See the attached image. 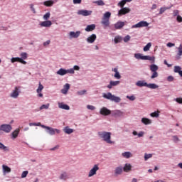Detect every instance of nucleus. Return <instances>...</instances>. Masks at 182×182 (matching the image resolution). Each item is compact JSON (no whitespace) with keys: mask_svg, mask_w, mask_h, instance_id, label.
Returning a JSON list of instances; mask_svg holds the SVG:
<instances>
[{"mask_svg":"<svg viewBox=\"0 0 182 182\" xmlns=\"http://www.w3.org/2000/svg\"><path fill=\"white\" fill-rule=\"evenodd\" d=\"M171 141H173V143H175L176 144H177L181 141V139H180V138L177 135H172L171 136Z\"/></svg>","mask_w":182,"mask_h":182,"instance_id":"obj_21","label":"nucleus"},{"mask_svg":"<svg viewBox=\"0 0 182 182\" xmlns=\"http://www.w3.org/2000/svg\"><path fill=\"white\" fill-rule=\"evenodd\" d=\"M42 90H43V85L40 82L38 84V87L36 90L38 97H43V94H42Z\"/></svg>","mask_w":182,"mask_h":182,"instance_id":"obj_13","label":"nucleus"},{"mask_svg":"<svg viewBox=\"0 0 182 182\" xmlns=\"http://www.w3.org/2000/svg\"><path fill=\"white\" fill-rule=\"evenodd\" d=\"M21 59H23V60H26V59H28V53H21Z\"/></svg>","mask_w":182,"mask_h":182,"instance_id":"obj_48","label":"nucleus"},{"mask_svg":"<svg viewBox=\"0 0 182 182\" xmlns=\"http://www.w3.org/2000/svg\"><path fill=\"white\" fill-rule=\"evenodd\" d=\"M15 62H21V58L16 57V58H11V63H15Z\"/></svg>","mask_w":182,"mask_h":182,"instance_id":"obj_49","label":"nucleus"},{"mask_svg":"<svg viewBox=\"0 0 182 182\" xmlns=\"http://www.w3.org/2000/svg\"><path fill=\"white\" fill-rule=\"evenodd\" d=\"M64 132L66 133V134H71V133H73V129L69 128V127H65L64 128Z\"/></svg>","mask_w":182,"mask_h":182,"instance_id":"obj_37","label":"nucleus"},{"mask_svg":"<svg viewBox=\"0 0 182 182\" xmlns=\"http://www.w3.org/2000/svg\"><path fill=\"white\" fill-rule=\"evenodd\" d=\"M67 73H70L71 75H73L75 73V70L73 68H70L69 70H66Z\"/></svg>","mask_w":182,"mask_h":182,"instance_id":"obj_58","label":"nucleus"},{"mask_svg":"<svg viewBox=\"0 0 182 182\" xmlns=\"http://www.w3.org/2000/svg\"><path fill=\"white\" fill-rule=\"evenodd\" d=\"M77 15H82V16H89L92 15V11L79 10L77 11Z\"/></svg>","mask_w":182,"mask_h":182,"instance_id":"obj_11","label":"nucleus"},{"mask_svg":"<svg viewBox=\"0 0 182 182\" xmlns=\"http://www.w3.org/2000/svg\"><path fill=\"white\" fill-rule=\"evenodd\" d=\"M43 109H49V104L43 105L40 107V110H43Z\"/></svg>","mask_w":182,"mask_h":182,"instance_id":"obj_55","label":"nucleus"},{"mask_svg":"<svg viewBox=\"0 0 182 182\" xmlns=\"http://www.w3.org/2000/svg\"><path fill=\"white\" fill-rule=\"evenodd\" d=\"M99 170V165H94L93 168L89 171L88 177H93Z\"/></svg>","mask_w":182,"mask_h":182,"instance_id":"obj_9","label":"nucleus"},{"mask_svg":"<svg viewBox=\"0 0 182 182\" xmlns=\"http://www.w3.org/2000/svg\"><path fill=\"white\" fill-rule=\"evenodd\" d=\"M151 157H153V154H144V159L145 161H147V160H149V159H151Z\"/></svg>","mask_w":182,"mask_h":182,"instance_id":"obj_46","label":"nucleus"},{"mask_svg":"<svg viewBox=\"0 0 182 182\" xmlns=\"http://www.w3.org/2000/svg\"><path fill=\"white\" fill-rule=\"evenodd\" d=\"M176 21H177V22L181 23L182 22V17H181V16H180V15L177 16Z\"/></svg>","mask_w":182,"mask_h":182,"instance_id":"obj_64","label":"nucleus"},{"mask_svg":"<svg viewBox=\"0 0 182 182\" xmlns=\"http://www.w3.org/2000/svg\"><path fill=\"white\" fill-rule=\"evenodd\" d=\"M149 25H150V23H149L147 21H141L136 24L132 26V29H134L136 28H147Z\"/></svg>","mask_w":182,"mask_h":182,"instance_id":"obj_4","label":"nucleus"},{"mask_svg":"<svg viewBox=\"0 0 182 182\" xmlns=\"http://www.w3.org/2000/svg\"><path fill=\"white\" fill-rule=\"evenodd\" d=\"M0 150H4V151H9V149L7 148L4 144L0 142Z\"/></svg>","mask_w":182,"mask_h":182,"instance_id":"obj_42","label":"nucleus"},{"mask_svg":"<svg viewBox=\"0 0 182 182\" xmlns=\"http://www.w3.org/2000/svg\"><path fill=\"white\" fill-rule=\"evenodd\" d=\"M141 122L145 126H149V124H151V123H153V121H151V119L146 117L141 118Z\"/></svg>","mask_w":182,"mask_h":182,"instance_id":"obj_14","label":"nucleus"},{"mask_svg":"<svg viewBox=\"0 0 182 182\" xmlns=\"http://www.w3.org/2000/svg\"><path fill=\"white\" fill-rule=\"evenodd\" d=\"M68 74V71L65 69L60 68L57 71V75H60V76H65V75Z\"/></svg>","mask_w":182,"mask_h":182,"instance_id":"obj_27","label":"nucleus"},{"mask_svg":"<svg viewBox=\"0 0 182 182\" xmlns=\"http://www.w3.org/2000/svg\"><path fill=\"white\" fill-rule=\"evenodd\" d=\"M124 26V22L123 21H118L114 24V28L115 29H122Z\"/></svg>","mask_w":182,"mask_h":182,"instance_id":"obj_24","label":"nucleus"},{"mask_svg":"<svg viewBox=\"0 0 182 182\" xmlns=\"http://www.w3.org/2000/svg\"><path fill=\"white\" fill-rule=\"evenodd\" d=\"M28 173L29 172L28 171H23V173H21V178H25V177L28 176Z\"/></svg>","mask_w":182,"mask_h":182,"instance_id":"obj_54","label":"nucleus"},{"mask_svg":"<svg viewBox=\"0 0 182 182\" xmlns=\"http://www.w3.org/2000/svg\"><path fill=\"white\" fill-rule=\"evenodd\" d=\"M41 127L43 129H46L47 130H48V133L51 136H53L55 133H57L58 134H59V133H60V130H59L58 129H53L52 127H47V126H45V125H42Z\"/></svg>","mask_w":182,"mask_h":182,"instance_id":"obj_5","label":"nucleus"},{"mask_svg":"<svg viewBox=\"0 0 182 182\" xmlns=\"http://www.w3.org/2000/svg\"><path fill=\"white\" fill-rule=\"evenodd\" d=\"M19 132H21V129L19 128L16 129L14 132H12L11 136L13 139H16L19 134Z\"/></svg>","mask_w":182,"mask_h":182,"instance_id":"obj_34","label":"nucleus"},{"mask_svg":"<svg viewBox=\"0 0 182 182\" xmlns=\"http://www.w3.org/2000/svg\"><path fill=\"white\" fill-rule=\"evenodd\" d=\"M151 117H159L160 116V112L159 111H155L150 114Z\"/></svg>","mask_w":182,"mask_h":182,"instance_id":"obj_41","label":"nucleus"},{"mask_svg":"<svg viewBox=\"0 0 182 182\" xmlns=\"http://www.w3.org/2000/svg\"><path fill=\"white\" fill-rule=\"evenodd\" d=\"M3 173H11V169L8 166L2 165Z\"/></svg>","mask_w":182,"mask_h":182,"instance_id":"obj_36","label":"nucleus"},{"mask_svg":"<svg viewBox=\"0 0 182 182\" xmlns=\"http://www.w3.org/2000/svg\"><path fill=\"white\" fill-rule=\"evenodd\" d=\"M122 99L119 97H114V102L115 103H120Z\"/></svg>","mask_w":182,"mask_h":182,"instance_id":"obj_59","label":"nucleus"},{"mask_svg":"<svg viewBox=\"0 0 182 182\" xmlns=\"http://www.w3.org/2000/svg\"><path fill=\"white\" fill-rule=\"evenodd\" d=\"M98 136L100 138L107 143L108 144H112L113 141H112V133L107 132H99Z\"/></svg>","mask_w":182,"mask_h":182,"instance_id":"obj_1","label":"nucleus"},{"mask_svg":"<svg viewBox=\"0 0 182 182\" xmlns=\"http://www.w3.org/2000/svg\"><path fill=\"white\" fill-rule=\"evenodd\" d=\"M167 80H168V82H173V80H174V77H173L172 75H169L167 77Z\"/></svg>","mask_w":182,"mask_h":182,"instance_id":"obj_62","label":"nucleus"},{"mask_svg":"<svg viewBox=\"0 0 182 182\" xmlns=\"http://www.w3.org/2000/svg\"><path fill=\"white\" fill-rule=\"evenodd\" d=\"M87 109H88L89 110H95V109H96V107H95V106H93V105H87Z\"/></svg>","mask_w":182,"mask_h":182,"instance_id":"obj_63","label":"nucleus"},{"mask_svg":"<svg viewBox=\"0 0 182 182\" xmlns=\"http://www.w3.org/2000/svg\"><path fill=\"white\" fill-rule=\"evenodd\" d=\"M125 173H129L132 170V165L130 164H126L123 168Z\"/></svg>","mask_w":182,"mask_h":182,"instance_id":"obj_31","label":"nucleus"},{"mask_svg":"<svg viewBox=\"0 0 182 182\" xmlns=\"http://www.w3.org/2000/svg\"><path fill=\"white\" fill-rule=\"evenodd\" d=\"M43 5H45V6H53V1L52 0L46 1H44Z\"/></svg>","mask_w":182,"mask_h":182,"instance_id":"obj_38","label":"nucleus"},{"mask_svg":"<svg viewBox=\"0 0 182 182\" xmlns=\"http://www.w3.org/2000/svg\"><path fill=\"white\" fill-rule=\"evenodd\" d=\"M176 49H178V53L176 54V59H181V56H182V45L180 44L178 48H176Z\"/></svg>","mask_w":182,"mask_h":182,"instance_id":"obj_20","label":"nucleus"},{"mask_svg":"<svg viewBox=\"0 0 182 182\" xmlns=\"http://www.w3.org/2000/svg\"><path fill=\"white\" fill-rule=\"evenodd\" d=\"M122 40H123V38H122V36H117L114 38V43H119V42H122Z\"/></svg>","mask_w":182,"mask_h":182,"instance_id":"obj_45","label":"nucleus"},{"mask_svg":"<svg viewBox=\"0 0 182 182\" xmlns=\"http://www.w3.org/2000/svg\"><path fill=\"white\" fill-rule=\"evenodd\" d=\"M95 29H96V25L95 24L88 25L85 28L86 32H92V31H95Z\"/></svg>","mask_w":182,"mask_h":182,"instance_id":"obj_25","label":"nucleus"},{"mask_svg":"<svg viewBox=\"0 0 182 182\" xmlns=\"http://www.w3.org/2000/svg\"><path fill=\"white\" fill-rule=\"evenodd\" d=\"M70 89V85L67 83L64 85L63 89L61 90V93H63V95H66L68 92H69Z\"/></svg>","mask_w":182,"mask_h":182,"instance_id":"obj_17","label":"nucleus"},{"mask_svg":"<svg viewBox=\"0 0 182 182\" xmlns=\"http://www.w3.org/2000/svg\"><path fill=\"white\" fill-rule=\"evenodd\" d=\"M58 107L60 109H63L64 110H69L70 109V107H69V105H65L63 102H59Z\"/></svg>","mask_w":182,"mask_h":182,"instance_id":"obj_22","label":"nucleus"},{"mask_svg":"<svg viewBox=\"0 0 182 182\" xmlns=\"http://www.w3.org/2000/svg\"><path fill=\"white\" fill-rule=\"evenodd\" d=\"M131 11L130 8L122 7L118 11L117 16L120 18V16H123V15H127V14H130Z\"/></svg>","mask_w":182,"mask_h":182,"instance_id":"obj_7","label":"nucleus"},{"mask_svg":"<svg viewBox=\"0 0 182 182\" xmlns=\"http://www.w3.org/2000/svg\"><path fill=\"white\" fill-rule=\"evenodd\" d=\"M50 18V13L48 12L46 13L44 16H43V19L45 21H48V19H49Z\"/></svg>","mask_w":182,"mask_h":182,"instance_id":"obj_52","label":"nucleus"},{"mask_svg":"<svg viewBox=\"0 0 182 182\" xmlns=\"http://www.w3.org/2000/svg\"><path fill=\"white\" fill-rule=\"evenodd\" d=\"M126 97H127V99H128L131 102H134V100H136V96L134 95H127Z\"/></svg>","mask_w":182,"mask_h":182,"instance_id":"obj_43","label":"nucleus"},{"mask_svg":"<svg viewBox=\"0 0 182 182\" xmlns=\"http://www.w3.org/2000/svg\"><path fill=\"white\" fill-rule=\"evenodd\" d=\"M166 46H167L168 48H174V46H176V44L169 42V43H168L166 44Z\"/></svg>","mask_w":182,"mask_h":182,"instance_id":"obj_57","label":"nucleus"},{"mask_svg":"<svg viewBox=\"0 0 182 182\" xmlns=\"http://www.w3.org/2000/svg\"><path fill=\"white\" fill-rule=\"evenodd\" d=\"M122 156L124 157V159H130L133 157V154H132L130 151H125L122 154Z\"/></svg>","mask_w":182,"mask_h":182,"instance_id":"obj_23","label":"nucleus"},{"mask_svg":"<svg viewBox=\"0 0 182 182\" xmlns=\"http://www.w3.org/2000/svg\"><path fill=\"white\" fill-rule=\"evenodd\" d=\"M95 4H97V5H98L99 6H103V5H105V2L103 1V0H98L95 1Z\"/></svg>","mask_w":182,"mask_h":182,"instance_id":"obj_51","label":"nucleus"},{"mask_svg":"<svg viewBox=\"0 0 182 182\" xmlns=\"http://www.w3.org/2000/svg\"><path fill=\"white\" fill-rule=\"evenodd\" d=\"M97 38L96 34H92L87 38V42L88 43H93Z\"/></svg>","mask_w":182,"mask_h":182,"instance_id":"obj_18","label":"nucleus"},{"mask_svg":"<svg viewBox=\"0 0 182 182\" xmlns=\"http://www.w3.org/2000/svg\"><path fill=\"white\" fill-rule=\"evenodd\" d=\"M174 102H176V103H178L179 105H182V97H177L173 99Z\"/></svg>","mask_w":182,"mask_h":182,"instance_id":"obj_53","label":"nucleus"},{"mask_svg":"<svg viewBox=\"0 0 182 182\" xmlns=\"http://www.w3.org/2000/svg\"><path fill=\"white\" fill-rule=\"evenodd\" d=\"M110 16H112V14L109 11H107L104 14L102 17V20L101 21V23L104 26V28H107V26L110 25V22H109Z\"/></svg>","mask_w":182,"mask_h":182,"instance_id":"obj_2","label":"nucleus"},{"mask_svg":"<svg viewBox=\"0 0 182 182\" xmlns=\"http://www.w3.org/2000/svg\"><path fill=\"white\" fill-rule=\"evenodd\" d=\"M114 78L117 79L118 80L122 79V75L117 70V68H114Z\"/></svg>","mask_w":182,"mask_h":182,"instance_id":"obj_33","label":"nucleus"},{"mask_svg":"<svg viewBox=\"0 0 182 182\" xmlns=\"http://www.w3.org/2000/svg\"><path fill=\"white\" fill-rule=\"evenodd\" d=\"M77 95H79V96H82L83 95H85V93H86V90H81V91H78L77 92Z\"/></svg>","mask_w":182,"mask_h":182,"instance_id":"obj_61","label":"nucleus"},{"mask_svg":"<svg viewBox=\"0 0 182 182\" xmlns=\"http://www.w3.org/2000/svg\"><path fill=\"white\" fill-rule=\"evenodd\" d=\"M123 172V168L122 166L117 167L115 169V174H122Z\"/></svg>","mask_w":182,"mask_h":182,"instance_id":"obj_44","label":"nucleus"},{"mask_svg":"<svg viewBox=\"0 0 182 182\" xmlns=\"http://www.w3.org/2000/svg\"><path fill=\"white\" fill-rule=\"evenodd\" d=\"M12 130V126L11 124H4L0 126V132H4V133H11Z\"/></svg>","mask_w":182,"mask_h":182,"instance_id":"obj_6","label":"nucleus"},{"mask_svg":"<svg viewBox=\"0 0 182 182\" xmlns=\"http://www.w3.org/2000/svg\"><path fill=\"white\" fill-rule=\"evenodd\" d=\"M70 36L72 38H79V36H80V31H71L70 32Z\"/></svg>","mask_w":182,"mask_h":182,"instance_id":"obj_26","label":"nucleus"},{"mask_svg":"<svg viewBox=\"0 0 182 182\" xmlns=\"http://www.w3.org/2000/svg\"><path fill=\"white\" fill-rule=\"evenodd\" d=\"M100 113L102 116H109V114H110L112 113V111H110V109L104 107L101 108Z\"/></svg>","mask_w":182,"mask_h":182,"instance_id":"obj_10","label":"nucleus"},{"mask_svg":"<svg viewBox=\"0 0 182 182\" xmlns=\"http://www.w3.org/2000/svg\"><path fill=\"white\" fill-rule=\"evenodd\" d=\"M134 58L141 60H154V57H150L149 55H143L141 53H135Z\"/></svg>","mask_w":182,"mask_h":182,"instance_id":"obj_3","label":"nucleus"},{"mask_svg":"<svg viewBox=\"0 0 182 182\" xmlns=\"http://www.w3.org/2000/svg\"><path fill=\"white\" fill-rule=\"evenodd\" d=\"M150 48H151V43H148L144 47V52H147L150 50Z\"/></svg>","mask_w":182,"mask_h":182,"instance_id":"obj_39","label":"nucleus"},{"mask_svg":"<svg viewBox=\"0 0 182 182\" xmlns=\"http://www.w3.org/2000/svg\"><path fill=\"white\" fill-rule=\"evenodd\" d=\"M29 126H41V127H42L43 125H41V122H38V123L33 122V123H30Z\"/></svg>","mask_w":182,"mask_h":182,"instance_id":"obj_56","label":"nucleus"},{"mask_svg":"<svg viewBox=\"0 0 182 182\" xmlns=\"http://www.w3.org/2000/svg\"><path fill=\"white\" fill-rule=\"evenodd\" d=\"M167 9H170V7H161L159 9V15H163V14H164Z\"/></svg>","mask_w":182,"mask_h":182,"instance_id":"obj_40","label":"nucleus"},{"mask_svg":"<svg viewBox=\"0 0 182 182\" xmlns=\"http://www.w3.org/2000/svg\"><path fill=\"white\" fill-rule=\"evenodd\" d=\"M132 134L133 136H138V137H143V136H144V132L141 131L137 133V131H133Z\"/></svg>","mask_w":182,"mask_h":182,"instance_id":"obj_32","label":"nucleus"},{"mask_svg":"<svg viewBox=\"0 0 182 182\" xmlns=\"http://www.w3.org/2000/svg\"><path fill=\"white\" fill-rule=\"evenodd\" d=\"M146 87H148V89H159V85L155 83H147Z\"/></svg>","mask_w":182,"mask_h":182,"instance_id":"obj_30","label":"nucleus"},{"mask_svg":"<svg viewBox=\"0 0 182 182\" xmlns=\"http://www.w3.org/2000/svg\"><path fill=\"white\" fill-rule=\"evenodd\" d=\"M19 89H21V87H15L14 90L10 94V97H13V99H18V97L21 93V91H19Z\"/></svg>","mask_w":182,"mask_h":182,"instance_id":"obj_8","label":"nucleus"},{"mask_svg":"<svg viewBox=\"0 0 182 182\" xmlns=\"http://www.w3.org/2000/svg\"><path fill=\"white\" fill-rule=\"evenodd\" d=\"M123 114H124V112H122L121 110L117 109L114 112L115 117H123Z\"/></svg>","mask_w":182,"mask_h":182,"instance_id":"obj_29","label":"nucleus"},{"mask_svg":"<svg viewBox=\"0 0 182 182\" xmlns=\"http://www.w3.org/2000/svg\"><path fill=\"white\" fill-rule=\"evenodd\" d=\"M133 0H122L118 3V6H120V8H123L127 4V2H132Z\"/></svg>","mask_w":182,"mask_h":182,"instance_id":"obj_28","label":"nucleus"},{"mask_svg":"<svg viewBox=\"0 0 182 182\" xmlns=\"http://www.w3.org/2000/svg\"><path fill=\"white\" fill-rule=\"evenodd\" d=\"M40 25L43 28H50V26H52V21H43L40 23Z\"/></svg>","mask_w":182,"mask_h":182,"instance_id":"obj_16","label":"nucleus"},{"mask_svg":"<svg viewBox=\"0 0 182 182\" xmlns=\"http://www.w3.org/2000/svg\"><path fill=\"white\" fill-rule=\"evenodd\" d=\"M138 87H147V82L145 80H139L136 82Z\"/></svg>","mask_w":182,"mask_h":182,"instance_id":"obj_15","label":"nucleus"},{"mask_svg":"<svg viewBox=\"0 0 182 182\" xmlns=\"http://www.w3.org/2000/svg\"><path fill=\"white\" fill-rule=\"evenodd\" d=\"M181 70V67L178 65L174 66L173 72L174 73H178Z\"/></svg>","mask_w":182,"mask_h":182,"instance_id":"obj_47","label":"nucleus"},{"mask_svg":"<svg viewBox=\"0 0 182 182\" xmlns=\"http://www.w3.org/2000/svg\"><path fill=\"white\" fill-rule=\"evenodd\" d=\"M59 178H60V180L66 181V180H69V178H70L69 173H68V172H66V171H64L60 173V175L59 176Z\"/></svg>","mask_w":182,"mask_h":182,"instance_id":"obj_12","label":"nucleus"},{"mask_svg":"<svg viewBox=\"0 0 182 182\" xmlns=\"http://www.w3.org/2000/svg\"><path fill=\"white\" fill-rule=\"evenodd\" d=\"M152 75L151 76V79H156V77H159V73L157 71L152 72Z\"/></svg>","mask_w":182,"mask_h":182,"instance_id":"obj_50","label":"nucleus"},{"mask_svg":"<svg viewBox=\"0 0 182 182\" xmlns=\"http://www.w3.org/2000/svg\"><path fill=\"white\" fill-rule=\"evenodd\" d=\"M102 97L105 99H108L109 100H114V95H112V93L108 92V93H104L102 95Z\"/></svg>","mask_w":182,"mask_h":182,"instance_id":"obj_19","label":"nucleus"},{"mask_svg":"<svg viewBox=\"0 0 182 182\" xmlns=\"http://www.w3.org/2000/svg\"><path fill=\"white\" fill-rule=\"evenodd\" d=\"M130 41V36L127 35L124 38V42L127 43Z\"/></svg>","mask_w":182,"mask_h":182,"instance_id":"obj_60","label":"nucleus"},{"mask_svg":"<svg viewBox=\"0 0 182 182\" xmlns=\"http://www.w3.org/2000/svg\"><path fill=\"white\" fill-rule=\"evenodd\" d=\"M150 70L151 72H157V70H159V66H157V65L155 64H151L150 65Z\"/></svg>","mask_w":182,"mask_h":182,"instance_id":"obj_35","label":"nucleus"}]
</instances>
